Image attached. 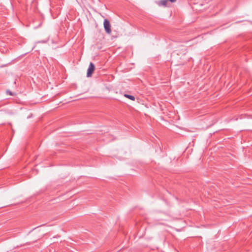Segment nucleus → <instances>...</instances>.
<instances>
[{
    "label": "nucleus",
    "mask_w": 252,
    "mask_h": 252,
    "mask_svg": "<svg viewBox=\"0 0 252 252\" xmlns=\"http://www.w3.org/2000/svg\"><path fill=\"white\" fill-rule=\"evenodd\" d=\"M103 25L106 32L108 34H110L111 32V29L110 22L107 19H105L104 21Z\"/></svg>",
    "instance_id": "f257e3e1"
},
{
    "label": "nucleus",
    "mask_w": 252,
    "mask_h": 252,
    "mask_svg": "<svg viewBox=\"0 0 252 252\" xmlns=\"http://www.w3.org/2000/svg\"><path fill=\"white\" fill-rule=\"evenodd\" d=\"M95 69V66L92 63H90L89 68L87 70V77H91L92 75V73L94 71Z\"/></svg>",
    "instance_id": "f03ea898"
},
{
    "label": "nucleus",
    "mask_w": 252,
    "mask_h": 252,
    "mask_svg": "<svg viewBox=\"0 0 252 252\" xmlns=\"http://www.w3.org/2000/svg\"><path fill=\"white\" fill-rule=\"evenodd\" d=\"M168 2L169 1L168 0H161L159 2V5L166 6L168 5Z\"/></svg>",
    "instance_id": "7ed1b4c3"
},
{
    "label": "nucleus",
    "mask_w": 252,
    "mask_h": 252,
    "mask_svg": "<svg viewBox=\"0 0 252 252\" xmlns=\"http://www.w3.org/2000/svg\"><path fill=\"white\" fill-rule=\"evenodd\" d=\"M124 96L127 98H129V99L131 100H135V97L133 95H129V94H124Z\"/></svg>",
    "instance_id": "20e7f679"
},
{
    "label": "nucleus",
    "mask_w": 252,
    "mask_h": 252,
    "mask_svg": "<svg viewBox=\"0 0 252 252\" xmlns=\"http://www.w3.org/2000/svg\"><path fill=\"white\" fill-rule=\"evenodd\" d=\"M6 93L7 94H9L11 95H14V94L11 92H10L9 91H6Z\"/></svg>",
    "instance_id": "39448f33"
},
{
    "label": "nucleus",
    "mask_w": 252,
    "mask_h": 252,
    "mask_svg": "<svg viewBox=\"0 0 252 252\" xmlns=\"http://www.w3.org/2000/svg\"><path fill=\"white\" fill-rule=\"evenodd\" d=\"M169 1H170L171 2H174L176 1V0H168Z\"/></svg>",
    "instance_id": "423d86ee"
}]
</instances>
